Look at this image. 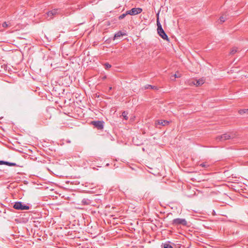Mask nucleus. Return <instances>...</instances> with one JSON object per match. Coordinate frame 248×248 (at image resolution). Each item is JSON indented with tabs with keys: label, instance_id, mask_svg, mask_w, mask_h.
I'll return each instance as SVG.
<instances>
[{
	"label": "nucleus",
	"instance_id": "f257e3e1",
	"mask_svg": "<svg viewBox=\"0 0 248 248\" xmlns=\"http://www.w3.org/2000/svg\"><path fill=\"white\" fill-rule=\"evenodd\" d=\"M157 33L164 40H169L168 37L164 31L163 30L162 26L159 22L158 19L157 20Z\"/></svg>",
	"mask_w": 248,
	"mask_h": 248
},
{
	"label": "nucleus",
	"instance_id": "f03ea898",
	"mask_svg": "<svg viewBox=\"0 0 248 248\" xmlns=\"http://www.w3.org/2000/svg\"><path fill=\"white\" fill-rule=\"evenodd\" d=\"M14 208L18 210H29L30 207L28 205L22 204L21 202H16L13 206Z\"/></svg>",
	"mask_w": 248,
	"mask_h": 248
},
{
	"label": "nucleus",
	"instance_id": "7ed1b4c3",
	"mask_svg": "<svg viewBox=\"0 0 248 248\" xmlns=\"http://www.w3.org/2000/svg\"><path fill=\"white\" fill-rule=\"evenodd\" d=\"M233 138V135L232 134L225 133L222 135L218 136L216 138V140L217 141H224L229 140Z\"/></svg>",
	"mask_w": 248,
	"mask_h": 248
},
{
	"label": "nucleus",
	"instance_id": "20e7f679",
	"mask_svg": "<svg viewBox=\"0 0 248 248\" xmlns=\"http://www.w3.org/2000/svg\"><path fill=\"white\" fill-rule=\"evenodd\" d=\"M172 224L175 226H177L179 225L186 226L187 225V221L185 219L178 218L174 219L172 220Z\"/></svg>",
	"mask_w": 248,
	"mask_h": 248
},
{
	"label": "nucleus",
	"instance_id": "39448f33",
	"mask_svg": "<svg viewBox=\"0 0 248 248\" xmlns=\"http://www.w3.org/2000/svg\"><path fill=\"white\" fill-rule=\"evenodd\" d=\"M170 123L169 121L167 120H158L155 121V125L156 127L160 128L161 126H166Z\"/></svg>",
	"mask_w": 248,
	"mask_h": 248
},
{
	"label": "nucleus",
	"instance_id": "423d86ee",
	"mask_svg": "<svg viewBox=\"0 0 248 248\" xmlns=\"http://www.w3.org/2000/svg\"><path fill=\"white\" fill-rule=\"evenodd\" d=\"M142 11V9L140 8H133L130 10L127 11V14L131 16H134L140 14Z\"/></svg>",
	"mask_w": 248,
	"mask_h": 248
},
{
	"label": "nucleus",
	"instance_id": "0eeeda50",
	"mask_svg": "<svg viewBox=\"0 0 248 248\" xmlns=\"http://www.w3.org/2000/svg\"><path fill=\"white\" fill-rule=\"evenodd\" d=\"M92 124L98 129L101 130L104 127V122L100 121H93Z\"/></svg>",
	"mask_w": 248,
	"mask_h": 248
},
{
	"label": "nucleus",
	"instance_id": "6e6552de",
	"mask_svg": "<svg viewBox=\"0 0 248 248\" xmlns=\"http://www.w3.org/2000/svg\"><path fill=\"white\" fill-rule=\"evenodd\" d=\"M58 13V9H53L52 11L48 12L47 15L48 16H50V18H52L53 16L57 15Z\"/></svg>",
	"mask_w": 248,
	"mask_h": 248
},
{
	"label": "nucleus",
	"instance_id": "1a4fd4ad",
	"mask_svg": "<svg viewBox=\"0 0 248 248\" xmlns=\"http://www.w3.org/2000/svg\"><path fill=\"white\" fill-rule=\"evenodd\" d=\"M192 83L196 86H199L204 83L202 79H200L199 80H195L192 82Z\"/></svg>",
	"mask_w": 248,
	"mask_h": 248
},
{
	"label": "nucleus",
	"instance_id": "9d476101",
	"mask_svg": "<svg viewBox=\"0 0 248 248\" xmlns=\"http://www.w3.org/2000/svg\"><path fill=\"white\" fill-rule=\"evenodd\" d=\"M124 35H126V33H125L124 32H122L121 31H119L115 34L113 39L115 40V39L118 38V37H120L121 36H123Z\"/></svg>",
	"mask_w": 248,
	"mask_h": 248
},
{
	"label": "nucleus",
	"instance_id": "9b49d317",
	"mask_svg": "<svg viewBox=\"0 0 248 248\" xmlns=\"http://www.w3.org/2000/svg\"><path fill=\"white\" fill-rule=\"evenodd\" d=\"M81 203H82V204L84 205H86L90 204L91 202H90V201L89 200L87 199H83L81 201Z\"/></svg>",
	"mask_w": 248,
	"mask_h": 248
},
{
	"label": "nucleus",
	"instance_id": "f8f14e48",
	"mask_svg": "<svg viewBox=\"0 0 248 248\" xmlns=\"http://www.w3.org/2000/svg\"><path fill=\"white\" fill-rule=\"evenodd\" d=\"M145 89H151L157 90V88L156 86H152L151 85H147L145 86Z\"/></svg>",
	"mask_w": 248,
	"mask_h": 248
},
{
	"label": "nucleus",
	"instance_id": "ddd939ff",
	"mask_svg": "<svg viewBox=\"0 0 248 248\" xmlns=\"http://www.w3.org/2000/svg\"><path fill=\"white\" fill-rule=\"evenodd\" d=\"M238 112L241 115H243L244 113H248V109H240L239 110Z\"/></svg>",
	"mask_w": 248,
	"mask_h": 248
},
{
	"label": "nucleus",
	"instance_id": "4468645a",
	"mask_svg": "<svg viewBox=\"0 0 248 248\" xmlns=\"http://www.w3.org/2000/svg\"><path fill=\"white\" fill-rule=\"evenodd\" d=\"M5 165H7L9 166H16V164L15 163H11L9 162L6 161Z\"/></svg>",
	"mask_w": 248,
	"mask_h": 248
},
{
	"label": "nucleus",
	"instance_id": "2eb2a0df",
	"mask_svg": "<svg viewBox=\"0 0 248 248\" xmlns=\"http://www.w3.org/2000/svg\"><path fill=\"white\" fill-rule=\"evenodd\" d=\"M127 15H128V14H127V11H126L125 13L123 14L122 15L120 16L119 17V19H122L124 18L125 17V16Z\"/></svg>",
	"mask_w": 248,
	"mask_h": 248
},
{
	"label": "nucleus",
	"instance_id": "dca6fc26",
	"mask_svg": "<svg viewBox=\"0 0 248 248\" xmlns=\"http://www.w3.org/2000/svg\"><path fill=\"white\" fill-rule=\"evenodd\" d=\"M219 19H220V22L223 23L227 19V18L226 16H222L220 17Z\"/></svg>",
	"mask_w": 248,
	"mask_h": 248
},
{
	"label": "nucleus",
	"instance_id": "f3484780",
	"mask_svg": "<svg viewBox=\"0 0 248 248\" xmlns=\"http://www.w3.org/2000/svg\"><path fill=\"white\" fill-rule=\"evenodd\" d=\"M127 112H126L125 111H124L122 113V116L124 118L125 120L128 119V117H127Z\"/></svg>",
	"mask_w": 248,
	"mask_h": 248
},
{
	"label": "nucleus",
	"instance_id": "a211bd4d",
	"mask_svg": "<svg viewBox=\"0 0 248 248\" xmlns=\"http://www.w3.org/2000/svg\"><path fill=\"white\" fill-rule=\"evenodd\" d=\"M164 248H173V247L169 244L165 243L163 245Z\"/></svg>",
	"mask_w": 248,
	"mask_h": 248
},
{
	"label": "nucleus",
	"instance_id": "6ab92c4d",
	"mask_svg": "<svg viewBox=\"0 0 248 248\" xmlns=\"http://www.w3.org/2000/svg\"><path fill=\"white\" fill-rule=\"evenodd\" d=\"M200 166H201L202 167L207 168V167H209V165L207 163L205 162V163H201L200 165Z\"/></svg>",
	"mask_w": 248,
	"mask_h": 248
},
{
	"label": "nucleus",
	"instance_id": "aec40b11",
	"mask_svg": "<svg viewBox=\"0 0 248 248\" xmlns=\"http://www.w3.org/2000/svg\"><path fill=\"white\" fill-rule=\"evenodd\" d=\"M104 66L106 69H108L111 67V65L108 63H105L104 64Z\"/></svg>",
	"mask_w": 248,
	"mask_h": 248
},
{
	"label": "nucleus",
	"instance_id": "412c9836",
	"mask_svg": "<svg viewBox=\"0 0 248 248\" xmlns=\"http://www.w3.org/2000/svg\"><path fill=\"white\" fill-rule=\"evenodd\" d=\"M237 52V50L236 48H232L231 51L230 52V54L232 55L234 54Z\"/></svg>",
	"mask_w": 248,
	"mask_h": 248
},
{
	"label": "nucleus",
	"instance_id": "4be33fe9",
	"mask_svg": "<svg viewBox=\"0 0 248 248\" xmlns=\"http://www.w3.org/2000/svg\"><path fill=\"white\" fill-rule=\"evenodd\" d=\"M9 26V24H8L6 22H4L2 23V27L4 28L8 27Z\"/></svg>",
	"mask_w": 248,
	"mask_h": 248
},
{
	"label": "nucleus",
	"instance_id": "5701e85b",
	"mask_svg": "<svg viewBox=\"0 0 248 248\" xmlns=\"http://www.w3.org/2000/svg\"><path fill=\"white\" fill-rule=\"evenodd\" d=\"M172 77H173L175 78L180 77V75H178L176 74H174Z\"/></svg>",
	"mask_w": 248,
	"mask_h": 248
},
{
	"label": "nucleus",
	"instance_id": "b1692460",
	"mask_svg": "<svg viewBox=\"0 0 248 248\" xmlns=\"http://www.w3.org/2000/svg\"><path fill=\"white\" fill-rule=\"evenodd\" d=\"M6 161H0V165L5 164V165Z\"/></svg>",
	"mask_w": 248,
	"mask_h": 248
},
{
	"label": "nucleus",
	"instance_id": "393cba45",
	"mask_svg": "<svg viewBox=\"0 0 248 248\" xmlns=\"http://www.w3.org/2000/svg\"><path fill=\"white\" fill-rule=\"evenodd\" d=\"M112 88L111 87H110L109 88V90H111Z\"/></svg>",
	"mask_w": 248,
	"mask_h": 248
}]
</instances>
